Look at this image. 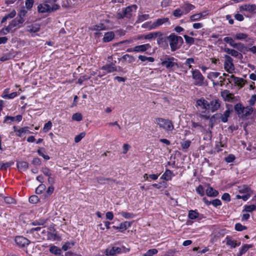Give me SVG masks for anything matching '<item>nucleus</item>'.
<instances>
[{
    "instance_id": "aec40b11",
    "label": "nucleus",
    "mask_w": 256,
    "mask_h": 256,
    "mask_svg": "<svg viewBox=\"0 0 256 256\" xmlns=\"http://www.w3.org/2000/svg\"><path fill=\"white\" fill-rule=\"evenodd\" d=\"M221 96L225 100L230 101L234 98L233 94H230L228 90H224L221 92Z\"/></svg>"
},
{
    "instance_id": "4d7b16f0",
    "label": "nucleus",
    "mask_w": 256,
    "mask_h": 256,
    "mask_svg": "<svg viewBox=\"0 0 256 256\" xmlns=\"http://www.w3.org/2000/svg\"><path fill=\"white\" fill-rule=\"evenodd\" d=\"M14 164V162H10L4 163L0 166V169L2 170H6L8 168Z\"/></svg>"
},
{
    "instance_id": "b1692460",
    "label": "nucleus",
    "mask_w": 256,
    "mask_h": 256,
    "mask_svg": "<svg viewBox=\"0 0 256 256\" xmlns=\"http://www.w3.org/2000/svg\"><path fill=\"white\" fill-rule=\"evenodd\" d=\"M206 194L208 196L216 197L218 194V190H214L212 187L209 186L206 190Z\"/></svg>"
},
{
    "instance_id": "69168bd1",
    "label": "nucleus",
    "mask_w": 256,
    "mask_h": 256,
    "mask_svg": "<svg viewBox=\"0 0 256 256\" xmlns=\"http://www.w3.org/2000/svg\"><path fill=\"white\" fill-rule=\"evenodd\" d=\"M106 26L104 24H100L99 25H95L94 26L92 30L96 31H100L105 30Z\"/></svg>"
},
{
    "instance_id": "774afa93",
    "label": "nucleus",
    "mask_w": 256,
    "mask_h": 256,
    "mask_svg": "<svg viewBox=\"0 0 256 256\" xmlns=\"http://www.w3.org/2000/svg\"><path fill=\"white\" fill-rule=\"evenodd\" d=\"M256 102V94H253L248 100V103L250 106H254Z\"/></svg>"
},
{
    "instance_id": "72a5a7b5",
    "label": "nucleus",
    "mask_w": 256,
    "mask_h": 256,
    "mask_svg": "<svg viewBox=\"0 0 256 256\" xmlns=\"http://www.w3.org/2000/svg\"><path fill=\"white\" fill-rule=\"evenodd\" d=\"M37 152L39 156H42L44 160H48L50 158L48 155L45 154L46 150L44 148H40L38 150Z\"/></svg>"
},
{
    "instance_id": "0e129e2a",
    "label": "nucleus",
    "mask_w": 256,
    "mask_h": 256,
    "mask_svg": "<svg viewBox=\"0 0 256 256\" xmlns=\"http://www.w3.org/2000/svg\"><path fill=\"white\" fill-rule=\"evenodd\" d=\"M34 3V0H26L25 2L26 7L27 10L32 8Z\"/></svg>"
},
{
    "instance_id": "6e6552de",
    "label": "nucleus",
    "mask_w": 256,
    "mask_h": 256,
    "mask_svg": "<svg viewBox=\"0 0 256 256\" xmlns=\"http://www.w3.org/2000/svg\"><path fill=\"white\" fill-rule=\"evenodd\" d=\"M233 112V110L230 108H228L227 110L224 112L223 114H216L213 116V117H216V118L220 119L221 121L223 122H228V118L230 116V114Z\"/></svg>"
},
{
    "instance_id": "f257e3e1",
    "label": "nucleus",
    "mask_w": 256,
    "mask_h": 256,
    "mask_svg": "<svg viewBox=\"0 0 256 256\" xmlns=\"http://www.w3.org/2000/svg\"><path fill=\"white\" fill-rule=\"evenodd\" d=\"M168 42L172 52H174L179 49L184 43L182 37L174 34H171L168 36Z\"/></svg>"
},
{
    "instance_id": "4c0bfd02",
    "label": "nucleus",
    "mask_w": 256,
    "mask_h": 256,
    "mask_svg": "<svg viewBox=\"0 0 256 256\" xmlns=\"http://www.w3.org/2000/svg\"><path fill=\"white\" fill-rule=\"evenodd\" d=\"M182 8L186 11L185 14H187L190 10H192L194 8V6L190 4H186Z\"/></svg>"
},
{
    "instance_id": "c756f323",
    "label": "nucleus",
    "mask_w": 256,
    "mask_h": 256,
    "mask_svg": "<svg viewBox=\"0 0 256 256\" xmlns=\"http://www.w3.org/2000/svg\"><path fill=\"white\" fill-rule=\"evenodd\" d=\"M224 52H226L228 54L231 55L234 57L237 58L240 54L238 51L229 48H225Z\"/></svg>"
},
{
    "instance_id": "2eb2a0df",
    "label": "nucleus",
    "mask_w": 256,
    "mask_h": 256,
    "mask_svg": "<svg viewBox=\"0 0 256 256\" xmlns=\"http://www.w3.org/2000/svg\"><path fill=\"white\" fill-rule=\"evenodd\" d=\"M240 10H245L250 12H252L256 10V5L255 4H244L240 6Z\"/></svg>"
},
{
    "instance_id": "c03bdc74",
    "label": "nucleus",
    "mask_w": 256,
    "mask_h": 256,
    "mask_svg": "<svg viewBox=\"0 0 256 256\" xmlns=\"http://www.w3.org/2000/svg\"><path fill=\"white\" fill-rule=\"evenodd\" d=\"M202 16H203L202 13L196 14L191 16H190V20L192 22L200 20Z\"/></svg>"
},
{
    "instance_id": "864d4df0",
    "label": "nucleus",
    "mask_w": 256,
    "mask_h": 256,
    "mask_svg": "<svg viewBox=\"0 0 256 256\" xmlns=\"http://www.w3.org/2000/svg\"><path fill=\"white\" fill-rule=\"evenodd\" d=\"M232 47L238 49L240 52H242V50L245 48L244 44L241 42L234 43V45H232Z\"/></svg>"
},
{
    "instance_id": "c9c22d12",
    "label": "nucleus",
    "mask_w": 256,
    "mask_h": 256,
    "mask_svg": "<svg viewBox=\"0 0 256 256\" xmlns=\"http://www.w3.org/2000/svg\"><path fill=\"white\" fill-rule=\"evenodd\" d=\"M253 246V244H244L242 246L240 249V252L244 254H245L249 248H252Z\"/></svg>"
},
{
    "instance_id": "393cba45",
    "label": "nucleus",
    "mask_w": 256,
    "mask_h": 256,
    "mask_svg": "<svg viewBox=\"0 0 256 256\" xmlns=\"http://www.w3.org/2000/svg\"><path fill=\"white\" fill-rule=\"evenodd\" d=\"M16 166L20 171H26L28 168V164L24 161L17 162Z\"/></svg>"
},
{
    "instance_id": "412c9836",
    "label": "nucleus",
    "mask_w": 256,
    "mask_h": 256,
    "mask_svg": "<svg viewBox=\"0 0 256 256\" xmlns=\"http://www.w3.org/2000/svg\"><path fill=\"white\" fill-rule=\"evenodd\" d=\"M196 104L198 106H200L202 109L206 110H208V102L204 98H200L196 101Z\"/></svg>"
},
{
    "instance_id": "0eeeda50",
    "label": "nucleus",
    "mask_w": 256,
    "mask_h": 256,
    "mask_svg": "<svg viewBox=\"0 0 256 256\" xmlns=\"http://www.w3.org/2000/svg\"><path fill=\"white\" fill-rule=\"evenodd\" d=\"M224 58V68L227 72L232 74L234 70V65L232 63L233 60L228 55H225Z\"/></svg>"
},
{
    "instance_id": "9b49d317",
    "label": "nucleus",
    "mask_w": 256,
    "mask_h": 256,
    "mask_svg": "<svg viewBox=\"0 0 256 256\" xmlns=\"http://www.w3.org/2000/svg\"><path fill=\"white\" fill-rule=\"evenodd\" d=\"M50 0H45L44 4H40L38 6V10L40 13L50 12V6L46 3L49 2Z\"/></svg>"
},
{
    "instance_id": "f3484780",
    "label": "nucleus",
    "mask_w": 256,
    "mask_h": 256,
    "mask_svg": "<svg viewBox=\"0 0 256 256\" xmlns=\"http://www.w3.org/2000/svg\"><path fill=\"white\" fill-rule=\"evenodd\" d=\"M102 69L106 70L108 73L112 72L117 70L115 64L112 62L110 64L104 66Z\"/></svg>"
},
{
    "instance_id": "de8ad7c7",
    "label": "nucleus",
    "mask_w": 256,
    "mask_h": 256,
    "mask_svg": "<svg viewBox=\"0 0 256 256\" xmlns=\"http://www.w3.org/2000/svg\"><path fill=\"white\" fill-rule=\"evenodd\" d=\"M172 14L174 16L180 18L184 14V12L182 9L177 8L174 10Z\"/></svg>"
},
{
    "instance_id": "8fccbe9b",
    "label": "nucleus",
    "mask_w": 256,
    "mask_h": 256,
    "mask_svg": "<svg viewBox=\"0 0 256 256\" xmlns=\"http://www.w3.org/2000/svg\"><path fill=\"white\" fill-rule=\"evenodd\" d=\"M82 116L80 113H75L72 116V120L77 122L80 121L81 120H82Z\"/></svg>"
},
{
    "instance_id": "f8f14e48",
    "label": "nucleus",
    "mask_w": 256,
    "mask_h": 256,
    "mask_svg": "<svg viewBox=\"0 0 256 256\" xmlns=\"http://www.w3.org/2000/svg\"><path fill=\"white\" fill-rule=\"evenodd\" d=\"M226 244L230 246L232 248H235L240 245V242H237L234 240L230 236H227L226 238Z\"/></svg>"
},
{
    "instance_id": "423d86ee",
    "label": "nucleus",
    "mask_w": 256,
    "mask_h": 256,
    "mask_svg": "<svg viewBox=\"0 0 256 256\" xmlns=\"http://www.w3.org/2000/svg\"><path fill=\"white\" fill-rule=\"evenodd\" d=\"M158 36L157 44L159 46L164 48H166L168 47V36H166L165 34L161 32H157Z\"/></svg>"
},
{
    "instance_id": "37998d69",
    "label": "nucleus",
    "mask_w": 256,
    "mask_h": 256,
    "mask_svg": "<svg viewBox=\"0 0 256 256\" xmlns=\"http://www.w3.org/2000/svg\"><path fill=\"white\" fill-rule=\"evenodd\" d=\"M184 37L185 39L186 42L187 44L192 45L194 43V38L189 36L186 34L184 35Z\"/></svg>"
},
{
    "instance_id": "f704fd0d",
    "label": "nucleus",
    "mask_w": 256,
    "mask_h": 256,
    "mask_svg": "<svg viewBox=\"0 0 256 256\" xmlns=\"http://www.w3.org/2000/svg\"><path fill=\"white\" fill-rule=\"evenodd\" d=\"M199 214L196 211L194 210H190L188 212V216L191 220H194L198 218Z\"/></svg>"
},
{
    "instance_id": "680f3d73",
    "label": "nucleus",
    "mask_w": 256,
    "mask_h": 256,
    "mask_svg": "<svg viewBox=\"0 0 256 256\" xmlns=\"http://www.w3.org/2000/svg\"><path fill=\"white\" fill-rule=\"evenodd\" d=\"M86 133L84 132L80 133L74 138V142L77 143L81 140L84 137Z\"/></svg>"
},
{
    "instance_id": "bf43d9fd",
    "label": "nucleus",
    "mask_w": 256,
    "mask_h": 256,
    "mask_svg": "<svg viewBox=\"0 0 256 256\" xmlns=\"http://www.w3.org/2000/svg\"><path fill=\"white\" fill-rule=\"evenodd\" d=\"M196 192L201 196L204 195V190L202 185H199L196 188Z\"/></svg>"
},
{
    "instance_id": "f03ea898",
    "label": "nucleus",
    "mask_w": 256,
    "mask_h": 256,
    "mask_svg": "<svg viewBox=\"0 0 256 256\" xmlns=\"http://www.w3.org/2000/svg\"><path fill=\"white\" fill-rule=\"evenodd\" d=\"M138 8L136 4H132L123 8L121 11H118L116 15L117 19L120 20L124 18L130 19L132 16V11H136Z\"/></svg>"
},
{
    "instance_id": "a878e982",
    "label": "nucleus",
    "mask_w": 256,
    "mask_h": 256,
    "mask_svg": "<svg viewBox=\"0 0 256 256\" xmlns=\"http://www.w3.org/2000/svg\"><path fill=\"white\" fill-rule=\"evenodd\" d=\"M172 172L170 170H166L164 174L160 178L166 181L171 180L172 178Z\"/></svg>"
},
{
    "instance_id": "6ab92c4d",
    "label": "nucleus",
    "mask_w": 256,
    "mask_h": 256,
    "mask_svg": "<svg viewBox=\"0 0 256 256\" xmlns=\"http://www.w3.org/2000/svg\"><path fill=\"white\" fill-rule=\"evenodd\" d=\"M24 22V18H16L14 19L11 21V22L10 23V26L12 28L14 27L18 26V28L20 27V24H23V22Z\"/></svg>"
},
{
    "instance_id": "ea45409f",
    "label": "nucleus",
    "mask_w": 256,
    "mask_h": 256,
    "mask_svg": "<svg viewBox=\"0 0 256 256\" xmlns=\"http://www.w3.org/2000/svg\"><path fill=\"white\" fill-rule=\"evenodd\" d=\"M156 36H158L157 32H150L144 36V39L150 40L156 38Z\"/></svg>"
},
{
    "instance_id": "e433bc0d",
    "label": "nucleus",
    "mask_w": 256,
    "mask_h": 256,
    "mask_svg": "<svg viewBox=\"0 0 256 256\" xmlns=\"http://www.w3.org/2000/svg\"><path fill=\"white\" fill-rule=\"evenodd\" d=\"M46 220L40 219L32 222L30 223V224L32 226H44Z\"/></svg>"
},
{
    "instance_id": "7ed1b4c3",
    "label": "nucleus",
    "mask_w": 256,
    "mask_h": 256,
    "mask_svg": "<svg viewBox=\"0 0 256 256\" xmlns=\"http://www.w3.org/2000/svg\"><path fill=\"white\" fill-rule=\"evenodd\" d=\"M177 60L174 57L166 55L162 60L161 65L167 69L174 70L179 68Z\"/></svg>"
},
{
    "instance_id": "39448f33",
    "label": "nucleus",
    "mask_w": 256,
    "mask_h": 256,
    "mask_svg": "<svg viewBox=\"0 0 256 256\" xmlns=\"http://www.w3.org/2000/svg\"><path fill=\"white\" fill-rule=\"evenodd\" d=\"M192 78L194 80V84L196 86H202L204 82V78L198 70H192Z\"/></svg>"
},
{
    "instance_id": "5701e85b",
    "label": "nucleus",
    "mask_w": 256,
    "mask_h": 256,
    "mask_svg": "<svg viewBox=\"0 0 256 256\" xmlns=\"http://www.w3.org/2000/svg\"><path fill=\"white\" fill-rule=\"evenodd\" d=\"M254 108L250 106H246L245 107L244 113L241 116V118L246 119L248 116H250L254 111Z\"/></svg>"
},
{
    "instance_id": "20e7f679",
    "label": "nucleus",
    "mask_w": 256,
    "mask_h": 256,
    "mask_svg": "<svg viewBox=\"0 0 256 256\" xmlns=\"http://www.w3.org/2000/svg\"><path fill=\"white\" fill-rule=\"evenodd\" d=\"M155 122L162 128L167 132L172 131L174 129V124L171 120L163 118H156Z\"/></svg>"
},
{
    "instance_id": "603ef678",
    "label": "nucleus",
    "mask_w": 256,
    "mask_h": 256,
    "mask_svg": "<svg viewBox=\"0 0 256 256\" xmlns=\"http://www.w3.org/2000/svg\"><path fill=\"white\" fill-rule=\"evenodd\" d=\"M235 230L237 231H242L244 230H246L247 229V227L244 226H242L241 224L240 223H237L235 224Z\"/></svg>"
},
{
    "instance_id": "bb28decb",
    "label": "nucleus",
    "mask_w": 256,
    "mask_h": 256,
    "mask_svg": "<svg viewBox=\"0 0 256 256\" xmlns=\"http://www.w3.org/2000/svg\"><path fill=\"white\" fill-rule=\"evenodd\" d=\"M238 192L240 194H252V191L247 185H244L238 187Z\"/></svg>"
},
{
    "instance_id": "473e14b6",
    "label": "nucleus",
    "mask_w": 256,
    "mask_h": 256,
    "mask_svg": "<svg viewBox=\"0 0 256 256\" xmlns=\"http://www.w3.org/2000/svg\"><path fill=\"white\" fill-rule=\"evenodd\" d=\"M52 229V232L50 231L48 232V239L50 240H56L58 236L54 228ZM50 230H52L50 229Z\"/></svg>"
},
{
    "instance_id": "a211bd4d",
    "label": "nucleus",
    "mask_w": 256,
    "mask_h": 256,
    "mask_svg": "<svg viewBox=\"0 0 256 256\" xmlns=\"http://www.w3.org/2000/svg\"><path fill=\"white\" fill-rule=\"evenodd\" d=\"M40 26L39 24H35L27 26L26 30L29 32H37L40 31Z\"/></svg>"
},
{
    "instance_id": "5fc2aeb1",
    "label": "nucleus",
    "mask_w": 256,
    "mask_h": 256,
    "mask_svg": "<svg viewBox=\"0 0 256 256\" xmlns=\"http://www.w3.org/2000/svg\"><path fill=\"white\" fill-rule=\"evenodd\" d=\"M236 159V156L232 154H230L224 158L225 161L228 163L233 162Z\"/></svg>"
},
{
    "instance_id": "dca6fc26",
    "label": "nucleus",
    "mask_w": 256,
    "mask_h": 256,
    "mask_svg": "<svg viewBox=\"0 0 256 256\" xmlns=\"http://www.w3.org/2000/svg\"><path fill=\"white\" fill-rule=\"evenodd\" d=\"M245 109V106H242V104L240 103L236 104L234 106V110L238 116L241 118V116L242 115L244 110Z\"/></svg>"
},
{
    "instance_id": "6e6d98bb",
    "label": "nucleus",
    "mask_w": 256,
    "mask_h": 256,
    "mask_svg": "<svg viewBox=\"0 0 256 256\" xmlns=\"http://www.w3.org/2000/svg\"><path fill=\"white\" fill-rule=\"evenodd\" d=\"M46 188L44 184H41L36 188V192L37 194H40L45 190Z\"/></svg>"
},
{
    "instance_id": "58836bf2",
    "label": "nucleus",
    "mask_w": 256,
    "mask_h": 256,
    "mask_svg": "<svg viewBox=\"0 0 256 256\" xmlns=\"http://www.w3.org/2000/svg\"><path fill=\"white\" fill-rule=\"evenodd\" d=\"M156 22L158 25V26H162V24L166 22H168L170 24L169 18H158L156 20Z\"/></svg>"
},
{
    "instance_id": "c85d7f7f",
    "label": "nucleus",
    "mask_w": 256,
    "mask_h": 256,
    "mask_svg": "<svg viewBox=\"0 0 256 256\" xmlns=\"http://www.w3.org/2000/svg\"><path fill=\"white\" fill-rule=\"evenodd\" d=\"M132 223L130 222L126 221L124 222H122L118 226V230L123 232L126 230L130 226Z\"/></svg>"
},
{
    "instance_id": "9d476101",
    "label": "nucleus",
    "mask_w": 256,
    "mask_h": 256,
    "mask_svg": "<svg viewBox=\"0 0 256 256\" xmlns=\"http://www.w3.org/2000/svg\"><path fill=\"white\" fill-rule=\"evenodd\" d=\"M15 242L20 247H25L30 243V241L28 239L22 236H16Z\"/></svg>"
},
{
    "instance_id": "338daca9",
    "label": "nucleus",
    "mask_w": 256,
    "mask_h": 256,
    "mask_svg": "<svg viewBox=\"0 0 256 256\" xmlns=\"http://www.w3.org/2000/svg\"><path fill=\"white\" fill-rule=\"evenodd\" d=\"M121 215L126 218H132L134 217V215L132 213L126 212H122L120 213Z\"/></svg>"
},
{
    "instance_id": "13d9d810",
    "label": "nucleus",
    "mask_w": 256,
    "mask_h": 256,
    "mask_svg": "<svg viewBox=\"0 0 256 256\" xmlns=\"http://www.w3.org/2000/svg\"><path fill=\"white\" fill-rule=\"evenodd\" d=\"M192 64H194V60L193 58H187L184 62V64L188 66L189 68H192Z\"/></svg>"
},
{
    "instance_id": "cd10ccee",
    "label": "nucleus",
    "mask_w": 256,
    "mask_h": 256,
    "mask_svg": "<svg viewBox=\"0 0 256 256\" xmlns=\"http://www.w3.org/2000/svg\"><path fill=\"white\" fill-rule=\"evenodd\" d=\"M230 78L234 79V84L238 85V86L242 87L244 84V80L242 78L236 77L234 75H232L230 76Z\"/></svg>"
},
{
    "instance_id": "a19ab883",
    "label": "nucleus",
    "mask_w": 256,
    "mask_h": 256,
    "mask_svg": "<svg viewBox=\"0 0 256 256\" xmlns=\"http://www.w3.org/2000/svg\"><path fill=\"white\" fill-rule=\"evenodd\" d=\"M74 242H68L62 246V249L66 251L68 250L71 248L74 245Z\"/></svg>"
},
{
    "instance_id": "79ce46f5",
    "label": "nucleus",
    "mask_w": 256,
    "mask_h": 256,
    "mask_svg": "<svg viewBox=\"0 0 256 256\" xmlns=\"http://www.w3.org/2000/svg\"><path fill=\"white\" fill-rule=\"evenodd\" d=\"M138 58L142 62H145L146 60H148L150 62H154V58L152 57H147L146 56L142 55H140Z\"/></svg>"
},
{
    "instance_id": "1a4fd4ad",
    "label": "nucleus",
    "mask_w": 256,
    "mask_h": 256,
    "mask_svg": "<svg viewBox=\"0 0 256 256\" xmlns=\"http://www.w3.org/2000/svg\"><path fill=\"white\" fill-rule=\"evenodd\" d=\"M208 110L212 112L218 110L221 105V101L218 99H214L208 102Z\"/></svg>"
},
{
    "instance_id": "4be33fe9",
    "label": "nucleus",
    "mask_w": 256,
    "mask_h": 256,
    "mask_svg": "<svg viewBox=\"0 0 256 256\" xmlns=\"http://www.w3.org/2000/svg\"><path fill=\"white\" fill-rule=\"evenodd\" d=\"M115 34L113 32H106L102 40L104 42H108L112 41L114 38Z\"/></svg>"
},
{
    "instance_id": "4468645a",
    "label": "nucleus",
    "mask_w": 256,
    "mask_h": 256,
    "mask_svg": "<svg viewBox=\"0 0 256 256\" xmlns=\"http://www.w3.org/2000/svg\"><path fill=\"white\" fill-rule=\"evenodd\" d=\"M202 201L205 203L207 206H210V204H212L214 207H217L218 206H220L222 205V202L219 199H214L212 201H209L206 198H202Z\"/></svg>"
},
{
    "instance_id": "49530a36",
    "label": "nucleus",
    "mask_w": 256,
    "mask_h": 256,
    "mask_svg": "<svg viewBox=\"0 0 256 256\" xmlns=\"http://www.w3.org/2000/svg\"><path fill=\"white\" fill-rule=\"evenodd\" d=\"M12 27L10 24H9L8 26H7L4 28L0 30V32L2 34L5 35L8 32H9L12 30Z\"/></svg>"
},
{
    "instance_id": "e2e57ef3",
    "label": "nucleus",
    "mask_w": 256,
    "mask_h": 256,
    "mask_svg": "<svg viewBox=\"0 0 256 256\" xmlns=\"http://www.w3.org/2000/svg\"><path fill=\"white\" fill-rule=\"evenodd\" d=\"M248 36L246 34L244 33H238L236 34L235 36V38L236 40H242L246 38Z\"/></svg>"
},
{
    "instance_id": "2f4dec72",
    "label": "nucleus",
    "mask_w": 256,
    "mask_h": 256,
    "mask_svg": "<svg viewBox=\"0 0 256 256\" xmlns=\"http://www.w3.org/2000/svg\"><path fill=\"white\" fill-rule=\"evenodd\" d=\"M50 252L55 255H60L61 254V249L55 246H51L50 248Z\"/></svg>"
},
{
    "instance_id": "ddd939ff",
    "label": "nucleus",
    "mask_w": 256,
    "mask_h": 256,
    "mask_svg": "<svg viewBox=\"0 0 256 256\" xmlns=\"http://www.w3.org/2000/svg\"><path fill=\"white\" fill-rule=\"evenodd\" d=\"M152 46L149 44L136 46L133 48V50L136 52H144L151 48Z\"/></svg>"
},
{
    "instance_id": "a18cd8bd",
    "label": "nucleus",
    "mask_w": 256,
    "mask_h": 256,
    "mask_svg": "<svg viewBox=\"0 0 256 256\" xmlns=\"http://www.w3.org/2000/svg\"><path fill=\"white\" fill-rule=\"evenodd\" d=\"M256 210V206L254 204L252 205H246L244 206V209L243 211H246V212H252V211Z\"/></svg>"
},
{
    "instance_id": "09e8293b",
    "label": "nucleus",
    "mask_w": 256,
    "mask_h": 256,
    "mask_svg": "<svg viewBox=\"0 0 256 256\" xmlns=\"http://www.w3.org/2000/svg\"><path fill=\"white\" fill-rule=\"evenodd\" d=\"M52 127V122L50 121H48L46 123L43 128V131L44 132H47L49 131Z\"/></svg>"
},
{
    "instance_id": "7c9ffc66",
    "label": "nucleus",
    "mask_w": 256,
    "mask_h": 256,
    "mask_svg": "<svg viewBox=\"0 0 256 256\" xmlns=\"http://www.w3.org/2000/svg\"><path fill=\"white\" fill-rule=\"evenodd\" d=\"M26 133H32V132L29 130V127L28 126H24L18 129V133L16 134V136L18 137H22V134Z\"/></svg>"
},
{
    "instance_id": "052dcab7",
    "label": "nucleus",
    "mask_w": 256,
    "mask_h": 256,
    "mask_svg": "<svg viewBox=\"0 0 256 256\" xmlns=\"http://www.w3.org/2000/svg\"><path fill=\"white\" fill-rule=\"evenodd\" d=\"M28 200L32 204H36L38 202L39 198L37 196L33 195L29 198Z\"/></svg>"
},
{
    "instance_id": "3c124183",
    "label": "nucleus",
    "mask_w": 256,
    "mask_h": 256,
    "mask_svg": "<svg viewBox=\"0 0 256 256\" xmlns=\"http://www.w3.org/2000/svg\"><path fill=\"white\" fill-rule=\"evenodd\" d=\"M158 251L156 248L150 249L144 254V256H153L154 254H156Z\"/></svg>"
}]
</instances>
